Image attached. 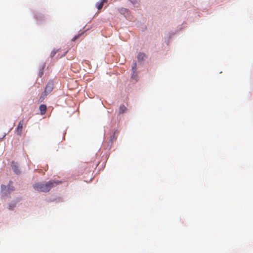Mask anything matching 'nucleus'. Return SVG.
<instances>
[{
  "mask_svg": "<svg viewBox=\"0 0 253 253\" xmlns=\"http://www.w3.org/2000/svg\"><path fill=\"white\" fill-rule=\"evenodd\" d=\"M24 124V122L23 120L19 121L18 126L15 130V133L16 134V135L19 136H21Z\"/></svg>",
  "mask_w": 253,
  "mask_h": 253,
  "instance_id": "obj_3",
  "label": "nucleus"
},
{
  "mask_svg": "<svg viewBox=\"0 0 253 253\" xmlns=\"http://www.w3.org/2000/svg\"><path fill=\"white\" fill-rule=\"evenodd\" d=\"M115 133L116 132H114V134H113V136L111 137V141H113V140H115L116 139V138L115 137Z\"/></svg>",
  "mask_w": 253,
  "mask_h": 253,
  "instance_id": "obj_14",
  "label": "nucleus"
},
{
  "mask_svg": "<svg viewBox=\"0 0 253 253\" xmlns=\"http://www.w3.org/2000/svg\"><path fill=\"white\" fill-rule=\"evenodd\" d=\"M14 206H13L12 207L11 206H10H10H9V210H13V208H14Z\"/></svg>",
  "mask_w": 253,
  "mask_h": 253,
  "instance_id": "obj_15",
  "label": "nucleus"
},
{
  "mask_svg": "<svg viewBox=\"0 0 253 253\" xmlns=\"http://www.w3.org/2000/svg\"><path fill=\"white\" fill-rule=\"evenodd\" d=\"M39 109L41 112V114L43 115L45 113L47 110L46 106L44 104H42L40 106Z\"/></svg>",
  "mask_w": 253,
  "mask_h": 253,
  "instance_id": "obj_6",
  "label": "nucleus"
},
{
  "mask_svg": "<svg viewBox=\"0 0 253 253\" xmlns=\"http://www.w3.org/2000/svg\"><path fill=\"white\" fill-rule=\"evenodd\" d=\"M47 96V95H45V93L43 92L42 95L41 96H40V101L41 102H42L44 99V98L46 97V96Z\"/></svg>",
  "mask_w": 253,
  "mask_h": 253,
  "instance_id": "obj_11",
  "label": "nucleus"
},
{
  "mask_svg": "<svg viewBox=\"0 0 253 253\" xmlns=\"http://www.w3.org/2000/svg\"><path fill=\"white\" fill-rule=\"evenodd\" d=\"M81 36V34H79L77 36H75L73 37V38L72 39V41H75L77 39H78L80 36Z\"/></svg>",
  "mask_w": 253,
  "mask_h": 253,
  "instance_id": "obj_13",
  "label": "nucleus"
},
{
  "mask_svg": "<svg viewBox=\"0 0 253 253\" xmlns=\"http://www.w3.org/2000/svg\"><path fill=\"white\" fill-rule=\"evenodd\" d=\"M132 73H133V74H132V77H133L134 76L135 72L136 71V62H134L133 63V65L132 67Z\"/></svg>",
  "mask_w": 253,
  "mask_h": 253,
  "instance_id": "obj_10",
  "label": "nucleus"
},
{
  "mask_svg": "<svg viewBox=\"0 0 253 253\" xmlns=\"http://www.w3.org/2000/svg\"><path fill=\"white\" fill-rule=\"evenodd\" d=\"M12 169H13V171L15 172V173H16L17 174L20 173V171L18 169V167L16 165H13Z\"/></svg>",
  "mask_w": 253,
  "mask_h": 253,
  "instance_id": "obj_9",
  "label": "nucleus"
},
{
  "mask_svg": "<svg viewBox=\"0 0 253 253\" xmlns=\"http://www.w3.org/2000/svg\"><path fill=\"white\" fill-rule=\"evenodd\" d=\"M11 182H10V183ZM1 192L5 196H6L7 194H9L11 192L14 190V187L13 186H10V184L8 185V187H7V190H6L7 187L5 185H1Z\"/></svg>",
  "mask_w": 253,
  "mask_h": 253,
  "instance_id": "obj_2",
  "label": "nucleus"
},
{
  "mask_svg": "<svg viewBox=\"0 0 253 253\" xmlns=\"http://www.w3.org/2000/svg\"><path fill=\"white\" fill-rule=\"evenodd\" d=\"M146 57V55L144 53H139L137 56V59L139 61H142L144 58Z\"/></svg>",
  "mask_w": 253,
  "mask_h": 253,
  "instance_id": "obj_8",
  "label": "nucleus"
},
{
  "mask_svg": "<svg viewBox=\"0 0 253 253\" xmlns=\"http://www.w3.org/2000/svg\"><path fill=\"white\" fill-rule=\"evenodd\" d=\"M61 182L59 181L50 180L45 183H36L34 186V188L38 191L42 192H47L50 190L58 184L60 183Z\"/></svg>",
  "mask_w": 253,
  "mask_h": 253,
  "instance_id": "obj_1",
  "label": "nucleus"
},
{
  "mask_svg": "<svg viewBox=\"0 0 253 253\" xmlns=\"http://www.w3.org/2000/svg\"><path fill=\"white\" fill-rule=\"evenodd\" d=\"M127 110V108L124 105H121L119 108V113L120 114H123Z\"/></svg>",
  "mask_w": 253,
  "mask_h": 253,
  "instance_id": "obj_7",
  "label": "nucleus"
},
{
  "mask_svg": "<svg viewBox=\"0 0 253 253\" xmlns=\"http://www.w3.org/2000/svg\"><path fill=\"white\" fill-rule=\"evenodd\" d=\"M58 51V50H53L51 52V54H50V56L51 57H53L55 56V55L56 54V53H57V52Z\"/></svg>",
  "mask_w": 253,
  "mask_h": 253,
  "instance_id": "obj_12",
  "label": "nucleus"
},
{
  "mask_svg": "<svg viewBox=\"0 0 253 253\" xmlns=\"http://www.w3.org/2000/svg\"><path fill=\"white\" fill-rule=\"evenodd\" d=\"M108 0H101L100 2H98L96 3V7L98 10H100L103 7L105 3H107Z\"/></svg>",
  "mask_w": 253,
  "mask_h": 253,
  "instance_id": "obj_5",
  "label": "nucleus"
},
{
  "mask_svg": "<svg viewBox=\"0 0 253 253\" xmlns=\"http://www.w3.org/2000/svg\"><path fill=\"white\" fill-rule=\"evenodd\" d=\"M53 88V85L52 83H48L46 84L44 92L45 93V95H47L48 93L51 92Z\"/></svg>",
  "mask_w": 253,
  "mask_h": 253,
  "instance_id": "obj_4",
  "label": "nucleus"
}]
</instances>
